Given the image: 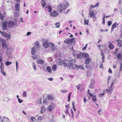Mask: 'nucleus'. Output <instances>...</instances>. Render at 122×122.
I'll list each match as a JSON object with an SVG mask.
<instances>
[{"mask_svg": "<svg viewBox=\"0 0 122 122\" xmlns=\"http://www.w3.org/2000/svg\"><path fill=\"white\" fill-rule=\"evenodd\" d=\"M75 59L69 60L68 61L64 60L63 61H61V59H60L59 61L60 64L61 65H63L65 66H68L69 67L71 66L73 67V63L75 62Z\"/></svg>", "mask_w": 122, "mask_h": 122, "instance_id": "1", "label": "nucleus"}, {"mask_svg": "<svg viewBox=\"0 0 122 122\" xmlns=\"http://www.w3.org/2000/svg\"><path fill=\"white\" fill-rule=\"evenodd\" d=\"M4 16L5 15L4 14L2 15L1 12H0V19L2 20L1 23L2 24V30H5L7 29L8 22L7 21H5L3 24V21Z\"/></svg>", "mask_w": 122, "mask_h": 122, "instance_id": "2", "label": "nucleus"}, {"mask_svg": "<svg viewBox=\"0 0 122 122\" xmlns=\"http://www.w3.org/2000/svg\"><path fill=\"white\" fill-rule=\"evenodd\" d=\"M66 4H63L62 3L58 5V8L60 12H61L63 10H65L68 7L69 5V3L67 2H66Z\"/></svg>", "mask_w": 122, "mask_h": 122, "instance_id": "3", "label": "nucleus"}, {"mask_svg": "<svg viewBox=\"0 0 122 122\" xmlns=\"http://www.w3.org/2000/svg\"><path fill=\"white\" fill-rule=\"evenodd\" d=\"M2 45L3 47L4 48L6 47V45L5 41L0 37V46Z\"/></svg>", "mask_w": 122, "mask_h": 122, "instance_id": "4", "label": "nucleus"}, {"mask_svg": "<svg viewBox=\"0 0 122 122\" xmlns=\"http://www.w3.org/2000/svg\"><path fill=\"white\" fill-rule=\"evenodd\" d=\"M55 104L53 103H51L50 104L47 108V110L49 112H51L52 110L55 107Z\"/></svg>", "mask_w": 122, "mask_h": 122, "instance_id": "5", "label": "nucleus"}, {"mask_svg": "<svg viewBox=\"0 0 122 122\" xmlns=\"http://www.w3.org/2000/svg\"><path fill=\"white\" fill-rule=\"evenodd\" d=\"M42 43L43 46L45 48H46L49 47V43L47 41H45L43 42Z\"/></svg>", "mask_w": 122, "mask_h": 122, "instance_id": "6", "label": "nucleus"}, {"mask_svg": "<svg viewBox=\"0 0 122 122\" xmlns=\"http://www.w3.org/2000/svg\"><path fill=\"white\" fill-rule=\"evenodd\" d=\"M8 26L10 28H12L14 25V23L13 21H10L8 22Z\"/></svg>", "mask_w": 122, "mask_h": 122, "instance_id": "7", "label": "nucleus"}, {"mask_svg": "<svg viewBox=\"0 0 122 122\" xmlns=\"http://www.w3.org/2000/svg\"><path fill=\"white\" fill-rule=\"evenodd\" d=\"M58 15V14L57 13V11L56 10L53 11L51 14V16L52 17L56 16Z\"/></svg>", "mask_w": 122, "mask_h": 122, "instance_id": "8", "label": "nucleus"}, {"mask_svg": "<svg viewBox=\"0 0 122 122\" xmlns=\"http://www.w3.org/2000/svg\"><path fill=\"white\" fill-rule=\"evenodd\" d=\"M20 4L18 3L16 4L15 6V9L16 11H19L20 10Z\"/></svg>", "mask_w": 122, "mask_h": 122, "instance_id": "9", "label": "nucleus"}, {"mask_svg": "<svg viewBox=\"0 0 122 122\" xmlns=\"http://www.w3.org/2000/svg\"><path fill=\"white\" fill-rule=\"evenodd\" d=\"M89 16L91 18H93L95 15V14L94 12L92 10H90L89 12Z\"/></svg>", "mask_w": 122, "mask_h": 122, "instance_id": "10", "label": "nucleus"}, {"mask_svg": "<svg viewBox=\"0 0 122 122\" xmlns=\"http://www.w3.org/2000/svg\"><path fill=\"white\" fill-rule=\"evenodd\" d=\"M36 62L37 63L41 65L43 64L44 63V61L41 59H38L36 61Z\"/></svg>", "mask_w": 122, "mask_h": 122, "instance_id": "11", "label": "nucleus"}, {"mask_svg": "<svg viewBox=\"0 0 122 122\" xmlns=\"http://www.w3.org/2000/svg\"><path fill=\"white\" fill-rule=\"evenodd\" d=\"M117 44L118 46L120 47H121L122 46V41L119 39L117 40Z\"/></svg>", "mask_w": 122, "mask_h": 122, "instance_id": "12", "label": "nucleus"}, {"mask_svg": "<svg viewBox=\"0 0 122 122\" xmlns=\"http://www.w3.org/2000/svg\"><path fill=\"white\" fill-rule=\"evenodd\" d=\"M37 50L34 47H33L32 48V50L31 52V54L32 55L35 54Z\"/></svg>", "mask_w": 122, "mask_h": 122, "instance_id": "13", "label": "nucleus"}, {"mask_svg": "<svg viewBox=\"0 0 122 122\" xmlns=\"http://www.w3.org/2000/svg\"><path fill=\"white\" fill-rule=\"evenodd\" d=\"M117 25V23L116 22H115L114 23L113 25H112V28L111 30V32H112L113 30V29L115 27H116V25Z\"/></svg>", "mask_w": 122, "mask_h": 122, "instance_id": "14", "label": "nucleus"}, {"mask_svg": "<svg viewBox=\"0 0 122 122\" xmlns=\"http://www.w3.org/2000/svg\"><path fill=\"white\" fill-rule=\"evenodd\" d=\"M94 81H93V80H92L91 81V84H90L89 86V87L92 88L93 89L94 88Z\"/></svg>", "mask_w": 122, "mask_h": 122, "instance_id": "15", "label": "nucleus"}, {"mask_svg": "<svg viewBox=\"0 0 122 122\" xmlns=\"http://www.w3.org/2000/svg\"><path fill=\"white\" fill-rule=\"evenodd\" d=\"M9 119L6 117H4L2 118L1 120L2 122H8Z\"/></svg>", "mask_w": 122, "mask_h": 122, "instance_id": "16", "label": "nucleus"}, {"mask_svg": "<svg viewBox=\"0 0 122 122\" xmlns=\"http://www.w3.org/2000/svg\"><path fill=\"white\" fill-rule=\"evenodd\" d=\"M99 3L98 2L95 5H91L90 6V9H92L93 8L97 7L99 5Z\"/></svg>", "mask_w": 122, "mask_h": 122, "instance_id": "17", "label": "nucleus"}, {"mask_svg": "<svg viewBox=\"0 0 122 122\" xmlns=\"http://www.w3.org/2000/svg\"><path fill=\"white\" fill-rule=\"evenodd\" d=\"M45 8H46L49 12H51V11L52 7L50 6H46L45 7Z\"/></svg>", "mask_w": 122, "mask_h": 122, "instance_id": "18", "label": "nucleus"}, {"mask_svg": "<svg viewBox=\"0 0 122 122\" xmlns=\"http://www.w3.org/2000/svg\"><path fill=\"white\" fill-rule=\"evenodd\" d=\"M12 51V49L10 48L8 49L6 52V54H10L11 53Z\"/></svg>", "mask_w": 122, "mask_h": 122, "instance_id": "19", "label": "nucleus"}, {"mask_svg": "<svg viewBox=\"0 0 122 122\" xmlns=\"http://www.w3.org/2000/svg\"><path fill=\"white\" fill-rule=\"evenodd\" d=\"M39 42L38 41H37L35 43L34 46L35 47H36V48H40V47L39 46Z\"/></svg>", "mask_w": 122, "mask_h": 122, "instance_id": "20", "label": "nucleus"}, {"mask_svg": "<svg viewBox=\"0 0 122 122\" xmlns=\"http://www.w3.org/2000/svg\"><path fill=\"white\" fill-rule=\"evenodd\" d=\"M108 46L109 48L111 50H112L114 47V46L111 43H110L109 45Z\"/></svg>", "mask_w": 122, "mask_h": 122, "instance_id": "21", "label": "nucleus"}, {"mask_svg": "<svg viewBox=\"0 0 122 122\" xmlns=\"http://www.w3.org/2000/svg\"><path fill=\"white\" fill-rule=\"evenodd\" d=\"M117 57L118 59L121 60L122 59V56L121 54L120 53L117 54Z\"/></svg>", "mask_w": 122, "mask_h": 122, "instance_id": "22", "label": "nucleus"}, {"mask_svg": "<svg viewBox=\"0 0 122 122\" xmlns=\"http://www.w3.org/2000/svg\"><path fill=\"white\" fill-rule=\"evenodd\" d=\"M91 60V59L89 58H87L85 60V64H88L90 63Z\"/></svg>", "mask_w": 122, "mask_h": 122, "instance_id": "23", "label": "nucleus"}, {"mask_svg": "<svg viewBox=\"0 0 122 122\" xmlns=\"http://www.w3.org/2000/svg\"><path fill=\"white\" fill-rule=\"evenodd\" d=\"M57 68V66L56 65H52V68L53 71H54L56 70Z\"/></svg>", "mask_w": 122, "mask_h": 122, "instance_id": "24", "label": "nucleus"}, {"mask_svg": "<svg viewBox=\"0 0 122 122\" xmlns=\"http://www.w3.org/2000/svg\"><path fill=\"white\" fill-rule=\"evenodd\" d=\"M47 97L48 99L49 100H53L54 99L53 97L51 95H48Z\"/></svg>", "mask_w": 122, "mask_h": 122, "instance_id": "25", "label": "nucleus"}, {"mask_svg": "<svg viewBox=\"0 0 122 122\" xmlns=\"http://www.w3.org/2000/svg\"><path fill=\"white\" fill-rule=\"evenodd\" d=\"M45 108L44 106H43L41 108V113H43L45 111Z\"/></svg>", "mask_w": 122, "mask_h": 122, "instance_id": "26", "label": "nucleus"}, {"mask_svg": "<svg viewBox=\"0 0 122 122\" xmlns=\"http://www.w3.org/2000/svg\"><path fill=\"white\" fill-rule=\"evenodd\" d=\"M46 70L47 71L50 73H51V67L48 66L47 67Z\"/></svg>", "mask_w": 122, "mask_h": 122, "instance_id": "27", "label": "nucleus"}, {"mask_svg": "<svg viewBox=\"0 0 122 122\" xmlns=\"http://www.w3.org/2000/svg\"><path fill=\"white\" fill-rule=\"evenodd\" d=\"M82 56L85 58L89 57V55L86 53H83L82 54Z\"/></svg>", "mask_w": 122, "mask_h": 122, "instance_id": "28", "label": "nucleus"}, {"mask_svg": "<svg viewBox=\"0 0 122 122\" xmlns=\"http://www.w3.org/2000/svg\"><path fill=\"white\" fill-rule=\"evenodd\" d=\"M64 42L66 43L67 44H69L70 43V40L69 39H66L64 40Z\"/></svg>", "mask_w": 122, "mask_h": 122, "instance_id": "29", "label": "nucleus"}, {"mask_svg": "<svg viewBox=\"0 0 122 122\" xmlns=\"http://www.w3.org/2000/svg\"><path fill=\"white\" fill-rule=\"evenodd\" d=\"M4 64L3 63H1L0 66V70H4Z\"/></svg>", "mask_w": 122, "mask_h": 122, "instance_id": "30", "label": "nucleus"}, {"mask_svg": "<svg viewBox=\"0 0 122 122\" xmlns=\"http://www.w3.org/2000/svg\"><path fill=\"white\" fill-rule=\"evenodd\" d=\"M32 66L34 70H36V65L34 62H33L32 63Z\"/></svg>", "mask_w": 122, "mask_h": 122, "instance_id": "31", "label": "nucleus"}, {"mask_svg": "<svg viewBox=\"0 0 122 122\" xmlns=\"http://www.w3.org/2000/svg\"><path fill=\"white\" fill-rule=\"evenodd\" d=\"M22 96L23 97H26V91H24L23 92Z\"/></svg>", "mask_w": 122, "mask_h": 122, "instance_id": "32", "label": "nucleus"}, {"mask_svg": "<svg viewBox=\"0 0 122 122\" xmlns=\"http://www.w3.org/2000/svg\"><path fill=\"white\" fill-rule=\"evenodd\" d=\"M70 40L71 44L72 45V44H73L74 42V38H72L71 39H70Z\"/></svg>", "mask_w": 122, "mask_h": 122, "instance_id": "33", "label": "nucleus"}, {"mask_svg": "<svg viewBox=\"0 0 122 122\" xmlns=\"http://www.w3.org/2000/svg\"><path fill=\"white\" fill-rule=\"evenodd\" d=\"M82 55V54L81 53H80L78 54L77 56V58L78 59H80L81 58H82V57H81V56Z\"/></svg>", "mask_w": 122, "mask_h": 122, "instance_id": "34", "label": "nucleus"}, {"mask_svg": "<svg viewBox=\"0 0 122 122\" xmlns=\"http://www.w3.org/2000/svg\"><path fill=\"white\" fill-rule=\"evenodd\" d=\"M41 4L42 6L44 7L46 5V3L44 1H42L41 2Z\"/></svg>", "mask_w": 122, "mask_h": 122, "instance_id": "35", "label": "nucleus"}, {"mask_svg": "<svg viewBox=\"0 0 122 122\" xmlns=\"http://www.w3.org/2000/svg\"><path fill=\"white\" fill-rule=\"evenodd\" d=\"M2 74L5 76L6 75V73L4 70H2L0 71Z\"/></svg>", "mask_w": 122, "mask_h": 122, "instance_id": "36", "label": "nucleus"}, {"mask_svg": "<svg viewBox=\"0 0 122 122\" xmlns=\"http://www.w3.org/2000/svg\"><path fill=\"white\" fill-rule=\"evenodd\" d=\"M56 28H58L60 25V23L59 22H57L55 24Z\"/></svg>", "mask_w": 122, "mask_h": 122, "instance_id": "37", "label": "nucleus"}, {"mask_svg": "<svg viewBox=\"0 0 122 122\" xmlns=\"http://www.w3.org/2000/svg\"><path fill=\"white\" fill-rule=\"evenodd\" d=\"M12 63V62H9L8 61L6 62H5V64L6 66H7L11 64Z\"/></svg>", "mask_w": 122, "mask_h": 122, "instance_id": "38", "label": "nucleus"}, {"mask_svg": "<svg viewBox=\"0 0 122 122\" xmlns=\"http://www.w3.org/2000/svg\"><path fill=\"white\" fill-rule=\"evenodd\" d=\"M104 93L103 92L102 93H100L98 95V97H102L104 95Z\"/></svg>", "mask_w": 122, "mask_h": 122, "instance_id": "39", "label": "nucleus"}, {"mask_svg": "<svg viewBox=\"0 0 122 122\" xmlns=\"http://www.w3.org/2000/svg\"><path fill=\"white\" fill-rule=\"evenodd\" d=\"M30 119L32 121L34 122L36 121L35 118L34 117H32L30 118Z\"/></svg>", "mask_w": 122, "mask_h": 122, "instance_id": "40", "label": "nucleus"}, {"mask_svg": "<svg viewBox=\"0 0 122 122\" xmlns=\"http://www.w3.org/2000/svg\"><path fill=\"white\" fill-rule=\"evenodd\" d=\"M113 88L112 87L110 86V87L108 89H107L108 90L109 92H111L113 90Z\"/></svg>", "mask_w": 122, "mask_h": 122, "instance_id": "41", "label": "nucleus"}, {"mask_svg": "<svg viewBox=\"0 0 122 122\" xmlns=\"http://www.w3.org/2000/svg\"><path fill=\"white\" fill-rule=\"evenodd\" d=\"M111 76H109L108 78V80L107 81V83L108 84V83H109V81H110V80L111 79Z\"/></svg>", "mask_w": 122, "mask_h": 122, "instance_id": "42", "label": "nucleus"}, {"mask_svg": "<svg viewBox=\"0 0 122 122\" xmlns=\"http://www.w3.org/2000/svg\"><path fill=\"white\" fill-rule=\"evenodd\" d=\"M32 57L34 59H36L37 58V56L36 55H34L32 56Z\"/></svg>", "mask_w": 122, "mask_h": 122, "instance_id": "43", "label": "nucleus"}, {"mask_svg": "<svg viewBox=\"0 0 122 122\" xmlns=\"http://www.w3.org/2000/svg\"><path fill=\"white\" fill-rule=\"evenodd\" d=\"M88 21L87 20H85V21L84 22V25H88Z\"/></svg>", "mask_w": 122, "mask_h": 122, "instance_id": "44", "label": "nucleus"}, {"mask_svg": "<svg viewBox=\"0 0 122 122\" xmlns=\"http://www.w3.org/2000/svg\"><path fill=\"white\" fill-rule=\"evenodd\" d=\"M42 119V117L41 116H40L38 117L37 118V120H41Z\"/></svg>", "mask_w": 122, "mask_h": 122, "instance_id": "45", "label": "nucleus"}, {"mask_svg": "<svg viewBox=\"0 0 122 122\" xmlns=\"http://www.w3.org/2000/svg\"><path fill=\"white\" fill-rule=\"evenodd\" d=\"M18 102L19 103H21L23 102V100H21L19 98H18Z\"/></svg>", "mask_w": 122, "mask_h": 122, "instance_id": "46", "label": "nucleus"}, {"mask_svg": "<svg viewBox=\"0 0 122 122\" xmlns=\"http://www.w3.org/2000/svg\"><path fill=\"white\" fill-rule=\"evenodd\" d=\"M112 22L111 21H108L107 23L108 25V26H110L112 24Z\"/></svg>", "mask_w": 122, "mask_h": 122, "instance_id": "47", "label": "nucleus"}, {"mask_svg": "<svg viewBox=\"0 0 122 122\" xmlns=\"http://www.w3.org/2000/svg\"><path fill=\"white\" fill-rule=\"evenodd\" d=\"M88 93L90 95V96L91 97H92V94H91L90 93V91L89 89H88Z\"/></svg>", "mask_w": 122, "mask_h": 122, "instance_id": "48", "label": "nucleus"}, {"mask_svg": "<svg viewBox=\"0 0 122 122\" xmlns=\"http://www.w3.org/2000/svg\"><path fill=\"white\" fill-rule=\"evenodd\" d=\"M81 86V85L80 84L78 85H77L76 86V87L77 88V90H79Z\"/></svg>", "mask_w": 122, "mask_h": 122, "instance_id": "49", "label": "nucleus"}, {"mask_svg": "<svg viewBox=\"0 0 122 122\" xmlns=\"http://www.w3.org/2000/svg\"><path fill=\"white\" fill-rule=\"evenodd\" d=\"M79 68H80L82 69H84L83 67V66L82 65H79Z\"/></svg>", "mask_w": 122, "mask_h": 122, "instance_id": "50", "label": "nucleus"}, {"mask_svg": "<svg viewBox=\"0 0 122 122\" xmlns=\"http://www.w3.org/2000/svg\"><path fill=\"white\" fill-rule=\"evenodd\" d=\"M43 103L44 104H46L47 103V101L46 100H44L43 101Z\"/></svg>", "mask_w": 122, "mask_h": 122, "instance_id": "51", "label": "nucleus"}, {"mask_svg": "<svg viewBox=\"0 0 122 122\" xmlns=\"http://www.w3.org/2000/svg\"><path fill=\"white\" fill-rule=\"evenodd\" d=\"M108 92H109V91H108V89H107L106 90H104L103 91V92L104 93V94L105 93H107Z\"/></svg>", "mask_w": 122, "mask_h": 122, "instance_id": "52", "label": "nucleus"}, {"mask_svg": "<svg viewBox=\"0 0 122 122\" xmlns=\"http://www.w3.org/2000/svg\"><path fill=\"white\" fill-rule=\"evenodd\" d=\"M61 92L63 93H66L67 92V90H61Z\"/></svg>", "mask_w": 122, "mask_h": 122, "instance_id": "53", "label": "nucleus"}, {"mask_svg": "<svg viewBox=\"0 0 122 122\" xmlns=\"http://www.w3.org/2000/svg\"><path fill=\"white\" fill-rule=\"evenodd\" d=\"M108 72L109 73H112V70L110 68H109V69Z\"/></svg>", "mask_w": 122, "mask_h": 122, "instance_id": "54", "label": "nucleus"}, {"mask_svg": "<svg viewBox=\"0 0 122 122\" xmlns=\"http://www.w3.org/2000/svg\"><path fill=\"white\" fill-rule=\"evenodd\" d=\"M87 45V44H86L85 46L82 49V50H86V49Z\"/></svg>", "mask_w": 122, "mask_h": 122, "instance_id": "55", "label": "nucleus"}, {"mask_svg": "<svg viewBox=\"0 0 122 122\" xmlns=\"http://www.w3.org/2000/svg\"><path fill=\"white\" fill-rule=\"evenodd\" d=\"M50 44L51 45V46L52 48H53L54 46V45L52 43H50Z\"/></svg>", "mask_w": 122, "mask_h": 122, "instance_id": "56", "label": "nucleus"}, {"mask_svg": "<svg viewBox=\"0 0 122 122\" xmlns=\"http://www.w3.org/2000/svg\"><path fill=\"white\" fill-rule=\"evenodd\" d=\"M92 100L93 102H95L96 100V97H95L94 98H92Z\"/></svg>", "mask_w": 122, "mask_h": 122, "instance_id": "57", "label": "nucleus"}, {"mask_svg": "<svg viewBox=\"0 0 122 122\" xmlns=\"http://www.w3.org/2000/svg\"><path fill=\"white\" fill-rule=\"evenodd\" d=\"M122 70V63H121L120 66V71H121Z\"/></svg>", "mask_w": 122, "mask_h": 122, "instance_id": "58", "label": "nucleus"}, {"mask_svg": "<svg viewBox=\"0 0 122 122\" xmlns=\"http://www.w3.org/2000/svg\"><path fill=\"white\" fill-rule=\"evenodd\" d=\"M66 113H67L69 114V112H68V109H66V111L65 112Z\"/></svg>", "mask_w": 122, "mask_h": 122, "instance_id": "59", "label": "nucleus"}, {"mask_svg": "<svg viewBox=\"0 0 122 122\" xmlns=\"http://www.w3.org/2000/svg\"><path fill=\"white\" fill-rule=\"evenodd\" d=\"M48 79L51 81H53V79L52 78H48Z\"/></svg>", "mask_w": 122, "mask_h": 122, "instance_id": "60", "label": "nucleus"}, {"mask_svg": "<svg viewBox=\"0 0 122 122\" xmlns=\"http://www.w3.org/2000/svg\"><path fill=\"white\" fill-rule=\"evenodd\" d=\"M31 33V32H28L27 33V36H28L30 35Z\"/></svg>", "mask_w": 122, "mask_h": 122, "instance_id": "61", "label": "nucleus"}, {"mask_svg": "<svg viewBox=\"0 0 122 122\" xmlns=\"http://www.w3.org/2000/svg\"><path fill=\"white\" fill-rule=\"evenodd\" d=\"M65 107L67 108H69L70 107L69 106V104H68V105H66L65 106Z\"/></svg>", "mask_w": 122, "mask_h": 122, "instance_id": "62", "label": "nucleus"}, {"mask_svg": "<svg viewBox=\"0 0 122 122\" xmlns=\"http://www.w3.org/2000/svg\"><path fill=\"white\" fill-rule=\"evenodd\" d=\"M101 111H102L100 109L98 111V114H99V115L100 116L101 115V114L100 113V112Z\"/></svg>", "mask_w": 122, "mask_h": 122, "instance_id": "63", "label": "nucleus"}, {"mask_svg": "<svg viewBox=\"0 0 122 122\" xmlns=\"http://www.w3.org/2000/svg\"><path fill=\"white\" fill-rule=\"evenodd\" d=\"M104 59H105V57H102V63L104 61Z\"/></svg>", "mask_w": 122, "mask_h": 122, "instance_id": "64", "label": "nucleus"}]
</instances>
